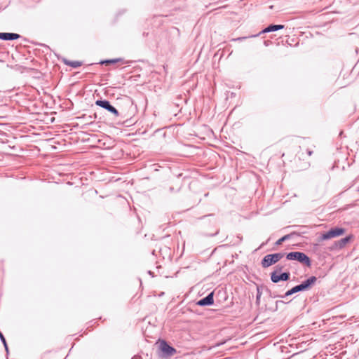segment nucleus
<instances>
[{"instance_id":"ddd939ff","label":"nucleus","mask_w":359,"mask_h":359,"mask_svg":"<svg viewBox=\"0 0 359 359\" xmlns=\"http://www.w3.org/2000/svg\"><path fill=\"white\" fill-rule=\"evenodd\" d=\"M301 291H304L303 290V287L301 286V285H297L294 287H293L292 289L287 290L285 295L284 296H281V297H287V296H290V295H292L296 292H301Z\"/></svg>"},{"instance_id":"dca6fc26","label":"nucleus","mask_w":359,"mask_h":359,"mask_svg":"<svg viewBox=\"0 0 359 359\" xmlns=\"http://www.w3.org/2000/svg\"><path fill=\"white\" fill-rule=\"evenodd\" d=\"M262 294V286H257L256 303L259 304L260 299Z\"/></svg>"},{"instance_id":"f3484780","label":"nucleus","mask_w":359,"mask_h":359,"mask_svg":"<svg viewBox=\"0 0 359 359\" xmlns=\"http://www.w3.org/2000/svg\"><path fill=\"white\" fill-rule=\"evenodd\" d=\"M121 60H122L121 58H116V59H111V60H107L104 61H102V62H100V63L101 64H114V63H116Z\"/></svg>"},{"instance_id":"20e7f679","label":"nucleus","mask_w":359,"mask_h":359,"mask_svg":"<svg viewBox=\"0 0 359 359\" xmlns=\"http://www.w3.org/2000/svg\"><path fill=\"white\" fill-rule=\"evenodd\" d=\"M95 104L107 110L116 117L119 116L118 110L107 100H98L95 102Z\"/></svg>"},{"instance_id":"0eeeda50","label":"nucleus","mask_w":359,"mask_h":359,"mask_svg":"<svg viewBox=\"0 0 359 359\" xmlns=\"http://www.w3.org/2000/svg\"><path fill=\"white\" fill-rule=\"evenodd\" d=\"M283 28H284V25H270L268 27H266L265 29H262L257 34L252 35V36H250V37H256V36H259L261 34L276 32L278 30L283 29Z\"/></svg>"},{"instance_id":"a878e982","label":"nucleus","mask_w":359,"mask_h":359,"mask_svg":"<svg viewBox=\"0 0 359 359\" xmlns=\"http://www.w3.org/2000/svg\"><path fill=\"white\" fill-rule=\"evenodd\" d=\"M358 191H359V187L358 188Z\"/></svg>"},{"instance_id":"423d86ee","label":"nucleus","mask_w":359,"mask_h":359,"mask_svg":"<svg viewBox=\"0 0 359 359\" xmlns=\"http://www.w3.org/2000/svg\"><path fill=\"white\" fill-rule=\"evenodd\" d=\"M159 348L162 353L166 356H171L176 353V350L165 341H161Z\"/></svg>"},{"instance_id":"4be33fe9","label":"nucleus","mask_w":359,"mask_h":359,"mask_svg":"<svg viewBox=\"0 0 359 359\" xmlns=\"http://www.w3.org/2000/svg\"><path fill=\"white\" fill-rule=\"evenodd\" d=\"M132 359H142L141 356H139V355H135L134 357L132 358Z\"/></svg>"},{"instance_id":"f03ea898","label":"nucleus","mask_w":359,"mask_h":359,"mask_svg":"<svg viewBox=\"0 0 359 359\" xmlns=\"http://www.w3.org/2000/svg\"><path fill=\"white\" fill-rule=\"evenodd\" d=\"M285 254L282 252H278L274 254L267 255L264 257L262 260V266L263 268H267L280 260Z\"/></svg>"},{"instance_id":"6ab92c4d","label":"nucleus","mask_w":359,"mask_h":359,"mask_svg":"<svg viewBox=\"0 0 359 359\" xmlns=\"http://www.w3.org/2000/svg\"><path fill=\"white\" fill-rule=\"evenodd\" d=\"M245 39H247V37L243 36V37H238V38H236V39H233V41H243V40H244Z\"/></svg>"},{"instance_id":"9d476101","label":"nucleus","mask_w":359,"mask_h":359,"mask_svg":"<svg viewBox=\"0 0 359 359\" xmlns=\"http://www.w3.org/2000/svg\"><path fill=\"white\" fill-rule=\"evenodd\" d=\"M352 236H348L344 238L339 240L335 242L334 245L332 248V249H341L346 246V245L351 241Z\"/></svg>"},{"instance_id":"5701e85b","label":"nucleus","mask_w":359,"mask_h":359,"mask_svg":"<svg viewBox=\"0 0 359 359\" xmlns=\"http://www.w3.org/2000/svg\"><path fill=\"white\" fill-rule=\"evenodd\" d=\"M8 149L10 150L11 148H13V146H8Z\"/></svg>"},{"instance_id":"6e6552de","label":"nucleus","mask_w":359,"mask_h":359,"mask_svg":"<svg viewBox=\"0 0 359 359\" xmlns=\"http://www.w3.org/2000/svg\"><path fill=\"white\" fill-rule=\"evenodd\" d=\"M214 303V293L213 292L208 294L205 297L197 302L196 304L201 306H210Z\"/></svg>"},{"instance_id":"f257e3e1","label":"nucleus","mask_w":359,"mask_h":359,"mask_svg":"<svg viewBox=\"0 0 359 359\" xmlns=\"http://www.w3.org/2000/svg\"><path fill=\"white\" fill-rule=\"evenodd\" d=\"M286 258L288 260H297L300 263L304 264L306 266H311V262L310 258L302 252H291L287 254Z\"/></svg>"},{"instance_id":"aec40b11","label":"nucleus","mask_w":359,"mask_h":359,"mask_svg":"<svg viewBox=\"0 0 359 359\" xmlns=\"http://www.w3.org/2000/svg\"><path fill=\"white\" fill-rule=\"evenodd\" d=\"M313 150H311V149H306V154H308V156H311V155H312V154H313Z\"/></svg>"},{"instance_id":"a211bd4d","label":"nucleus","mask_w":359,"mask_h":359,"mask_svg":"<svg viewBox=\"0 0 359 359\" xmlns=\"http://www.w3.org/2000/svg\"><path fill=\"white\" fill-rule=\"evenodd\" d=\"M283 269V266L280 265V264H278L276 266V270L274 271H276V273L278 272H280Z\"/></svg>"},{"instance_id":"2eb2a0df","label":"nucleus","mask_w":359,"mask_h":359,"mask_svg":"<svg viewBox=\"0 0 359 359\" xmlns=\"http://www.w3.org/2000/svg\"><path fill=\"white\" fill-rule=\"evenodd\" d=\"M65 65L70 66L73 68H77L82 65V62L80 61H69L67 60H64Z\"/></svg>"},{"instance_id":"39448f33","label":"nucleus","mask_w":359,"mask_h":359,"mask_svg":"<svg viewBox=\"0 0 359 359\" xmlns=\"http://www.w3.org/2000/svg\"><path fill=\"white\" fill-rule=\"evenodd\" d=\"M290 273L289 272H284L280 275L276 273V271H273L271 273V280L273 283H276L280 280L286 281L290 279Z\"/></svg>"},{"instance_id":"7ed1b4c3","label":"nucleus","mask_w":359,"mask_h":359,"mask_svg":"<svg viewBox=\"0 0 359 359\" xmlns=\"http://www.w3.org/2000/svg\"><path fill=\"white\" fill-rule=\"evenodd\" d=\"M345 232L344 228L335 227L332 228L325 233L322 234L321 240H328L332 238L339 236Z\"/></svg>"},{"instance_id":"412c9836","label":"nucleus","mask_w":359,"mask_h":359,"mask_svg":"<svg viewBox=\"0 0 359 359\" xmlns=\"http://www.w3.org/2000/svg\"><path fill=\"white\" fill-rule=\"evenodd\" d=\"M1 149H4V152H6V153H10V152H9V151H8V147L7 148L6 146H4V147H3V146H1Z\"/></svg>"},{"instance_id":"b1692460","label":"nucleus","mask_w":359,"mask_h":359,"mask_svg":"<svg viewBox=\"0 0 359 359\" xmlns=\"http://www.w3.org/2000/svg\"><path fill=\"white\" fill-rule=\"evenodd\" d=\"M217 233H218V231H217L215 232V233L212 234L211 236H215V235H216V234H217Z\"/></svg>"},{"instance_id":"f8f14e48","label":"nucleus","mask_w":359,"mask_h":359,"mask_svg":"<svg viewBox=\"0 0 359 359\" xmlns=\"http://www.w3.org/2000/svg\"><path fill=\"white\" fill-rule=\"evenodd\" d=\"M297 170H302L308 168L310 166V163L307 161L303 160V161H301V157H299L298 161H296Z\"/></svg>"},{"instance_id":"393cba45","label":"nucleus","mask_w":359,"mask_h":359,"mask_svg":"<svg viewBox=\"0 0 359 359\" xmlns=\"http://www.w3.org/2000/svg\"><path fill=\"white\" fill-rule=\"evenodd\" d=\"M68 184L72 185V183L70 181H68Z\"/></svg>"},{"instance_id":"1a4fd4ad","label":"nucleus","mask_w":359,"mask_h":359,"mask_svg":"<svg viewBox=\"0 0 359 359\" xmlns=\"http://www.w3.org/2000/svg\"><path fill=\"white\" fill-rule=\"evenodd\" d=\"M20 36L15 33L1 32L0 39L4 41H13L19 39Z\"/></svg>"},{"instance_id":"9b49d317","label":"nucleus","mask_w":359,"mask_h":359,"mask_svg":"<svg viewBox=\"0 0 359 359\" xmlns=\"http://www.w3.org/2000/svg\"><path fill=\"white\" fill-rule=\"evenodd\" d=\"M317 280L316 276H311L306 280L303 281L300 285L303 287V290H307L309 289Z\"/></svg>"},{"instance_id":"4468645a","label":"nucleus","mask_w":359,"mask_h":359,"mask_svg":"<svg viewBox=\"0 0 359 359\" xmlns=\"http://www.w3.org/2000/svg\"><path fill=\"white\" fill-rule=\"evenodd\" d=\"M294 235H297V233L296 232H292L291 233L285 235L284 236H283L282 238H280L276 242V245H280L283 242L290 239Z\"/></svg>"}]
</instances>
